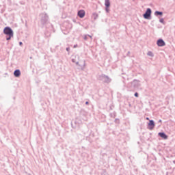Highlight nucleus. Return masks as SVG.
<instances>
[{
    "instance_id": "nucleus-26",
    "label": "nucleus",
    "mask_w": 175,
    "mask_h": 175,
    "mask_svg": "<svg viewBox=\"0 0 175 175\" xmlns=\"http://www.w3.org/2000/svg\"><path fill=\"white\" fill-rule=\"evenodd\" d=\"M83 66H85V61H84Z\"/></svg>"
},
{
    "instance_id": "nucleus-13",
    "label": "nucleus",
    "mask_w": 175,
    "mask_h": 175,
    "mask_svg": "<svg viewBox=\"0 0 175 175\" xmlns=\"http://www.w3.org/2000/svg\"><path fill=\"white\" fill-rule=\"evenodd\" d=\"M98 17H99V15L96 13H93L92 14V18L94 20H97Z\"/></svg>"
},
{
    "instance_id": "nucleus-6",
    "label": "nucleus",
    "mask_w": 175,
    "mask_h": 175,
    "mask_svg": "<svg viewBox=\"0 0 175 175\" xmlns=\"http://www.w3.org/2000/svg\"><path fill=\"white\" fill-rule=\"evenodd\" d=\"M157 44L159 47H163V46H166V42L162 38H159L157 41Z\"/></svg>"
},
{
    "instance_id": "nucleus-11",
    "label": "nucleus",
    "mask_w": 175,
    "mask_h": 175,
    "mask_svg": "<svg viewBox=\"0 0 175 175\" xmlns=\"http://www.w3.org/2000/svg\"><path fill=\"white\" fill-rule=\"evenodd\" d=\"M154 16H156L157 17H158V16H160L161 17V16H163V12L162 11H155Z\"/></svg>"
},
{
    "instance_id": "nucleus-24",
    "label": "nucleus",
    "mask_w": 175,
    "mask_h": 175,
    "mask_svg": "<svg viewBox=\"0 0 175 175\" xmlns=\"http://www.w3.org/2000/svg\"><path fill=\"white\" fill-rule=\"evenodd\" d=\"M77 47V44L74 45V49H76Z\"/></svg>"
},
{
    "instance_id": "nucleus-21",
    "label": "nucleus",
    "mask_w": 175,
    "mask_h": 175,
    "mask_svg": "<svg viewBox=\"0 0 175 175\" xmlns=\"http://www.w3.org/2000/svg\"><path fill=\"white\" fill-rule=\"evenodd\" d=\"M85 103V105H90V102H88V101H86Z\"/></svg>"
},
{
    "instance_id": "nucleus-22",
    "label": "nucleus",
    "mask_w": 175,
    "mask_h": 175,
    "mask_svg": "<svg viewBox=\"0 0 175 175\" xmlns=\"http://www.w3.org/2000/svg\"><path fill=\"white\" fill-rule=\"evenodd\" d=\"M72 62H76L75 59H72Z\"/></svg>"
},
{
    "instance_id": "nucleus-12",
    "label": "nucleus",
    "mask_w": 175,
    "mask_h": 175,
    "mask_svg": "<svg viewBox=\"0 0 175 175\" xmlns=\"http://www.w3.org/2000/svg\"><path fill=\"white\" fill-rule=\"evenodd\" d=\"M105 8H110V0H105Z\"/></svg>"
},
{
    "instance_id": "nucleus-8",
    "label": "nucleus",
    "mask_w": 175,
    "mask_h": 175,
    "mask_svg": "<svg viewBox=\"0 0 175 175\" xmlns=\"http://www.w3.org/2000/svg\"><path fill=\"white\" fill-rule=\"evenodd\" d=\"M77 16H79L80 18H84V16H85V11H84V10L78 11Z\"/></svg>"
},
{
    "instance_id": "nucleus-14",
    "label": "nucleus",
    "mask_w": 175,
    "mask_h": 175,
    "mask_svg": "<svg viewBox=\"0 0 175 175\" xmlns=\"http://www.w3.org/2000/svg\"><path fill=\"white\" fill-rule=\"evenodd\" d=\"M88 38H90L92 40V36H91L90 35H85L83 37L84 40H88Z\"/></svg>"
},
{
    "instance_id": "nucleus-19",
    "label": "nucleus",
    "mask_w": 175,
    "mask_h": 175,
    "mask_svg": "<svg viewBox=\"0 0 175 175\" xmlns=\"http://www.w3.org/2000/svg\"><path fill=\"white\" fill-rule=\"evenodd\" d=\"M66 51H68V53H69V51H70V47H67L66 49Z\"/></svg>"
},
{
    "instance_id": "nucleus-17",
    "label": "nucleus",
    "mask_w": 175,
    "mask_h": 175,
    "mask_svg": "<svg viewBox=\"0 0 175 175\" xmlns=\"http://www.w3.org/2000/svg\"><path fill=\"white\" fill-rule=\"evenodd\" d=\"M134 96H135V98H139V93L135 92V93L134 94Z\"/></svg>"
},
{
    "instance_id": "nucleus-30",
    "label": "nucleus",
    "mask_w": 175,
    "mask_h": 175,
    "mask_svg": "<svg viewBox=\"0 0 175 175\" xmlns=\"http://www.w3.org/2000/svg\"><path fill=\"white\" fill-rule=\"evenodd\" d=\"M174 163H175V161H174Z\"/></svg>"
},
{
    "instance_id": "nucleus-3",
    "label": "nucleus",
    "mask_w": 175,
    "mask_h": 175,
    "mask_svg": "<svg viewBox=\"0 0 175 175\" xmlns=\"http://www.w3.org/2000/svg\"><path fill=\"white\" fill-rule=\"evenodd\" d=\"M98 79L100 80V81H103V83H106L107 84H109V83H111V79L110 77L105 74H101L98 75Z\"/></svg>"
},
{
    "instance_id": "nucleus-7",
    "label": "nucleus",
    "mask_w": 175,
    "mask_h": 175,
    "mask_svg": "<svg viewBox=\"0 0 175 175\" xmlns=\"http://www.w3.org/2000/svg\"><path fill=\"white\" fill-rule=\"evenodd\" d=\"M155 128V122L154 120H149V123L148 124V129H150V131H152Z\"/></svg>"
},
{
    "instance_id": "nucleus-27",
    "label": "nucleus",
    "mask_w": 175,
    "mask_h": 175,
    "mask_svg": "<svg viewBox=\"0 0 175 175\" xmlns=\"http://www.w3.org/2000/svg\"><path fill=\"white\" fill-rule=\"evenodd\" d=\"M128 54H131V52L129 51V52H128Z\"/></svg>"
},
{
    "instance_id": "nucleus-18",
    "label": "nucleus",
    "mask_w": 175,
    "mask_h": 175,
    "mask_svg": "<svg viewBox=\"0 0 175 175\" xmlns=\"http://www.w3.org/2000/svg\"><path fill=\"white\" fill-rule=\"evenodd\" d=\"M160 23H161V24H163V23H165V21L163 20V18H161L159 19Z\"/></svg>"
},
{
    "instance_id": "nucleus-29",
    "label": "nucleus",
    "mask_w": 175,
    "mask_h": 175,
    "mask_svg": "<svg viewBox=\"0 0 175 175\" xmlns=\"http://www.w3.org/2000/svg\"><path fill=\"white\" fill-rule=\"evenodd\" d=\"M174 163H175V161H174Z\"/></svg>"
},
{
    "instance_id": "nucleus-10",
    "label": "nucleus",
    "mask_w": 175,
    "mask_h": 175,
    "mask_svg": "<svg viewBox=\"0 0 175 175\" xmlns=\"http://www.w3.org/2000/svg\"><path fill=\"white\" fill-rule=\"evenodd\" d=\"M14 76L15 77H20L21 76V71H20V69H16L14 71Z\"/></svg>"
},
{
    "instance_id": "nucleus-23",
    "label": "nucleus",
    "mask_w": 175,
    "mask_h": 175,
    "mask_svg": "<svg viewBox=\"0 0 175 175\" xmlns=\"http://www.w3.org/2000/svg\"><path fill=\"white\" fill-rule=\"evenodd\" d=\"M76 65H78L79 66H80V64H79V62H76Z\"/></svg>"
},
{
    "instance_id": "nucleus-16",
    "label": "nucleus",
    "mask_w": 175,
    "mask_h": 175,
    "mask_svg": "<svg viewBox=\"0 0 175 175\" xmlns=\"http://www.w3.org/2000/svg\"><path fill=\"white\" fill-rule=\"evenodd\" d=\"M110 7H105V12L106 13H109L110 12Z\"/></svg>"
},
{
    "instance_id": "nucleus-20",
    "label": "nucleus",
    "mask_w": 175,
    "mask_h": 175,
    "mask_svg": "<svg viewBox=\"0 0 175 175\" xmlns=\"http://www.w3.org/2000/svg\"><path fill=\"white\" fill-rule=\"evenodd\" d=\"M19 46H23V42H19Z\"/></svg>"
},
{
    "instance_id": "nucleus-25",
    "label": "nucleus",
    "mask_w": 175,
    "mask_h": 175,
    "mask_svg": "<svg viewBox=\"0 0 175 175\" xmlns=\"http://www.w3.org/2000/svg\"><path fill=\"white\" fill-rule=\"evenodd\" d=\"M158 122L159 123V122H162V120H159V121H158Z\"/></svg>"
},
{
    "instance_id": "nucleus-28",
    "label": "nucleus",
    "mask_w": 175,
    "mask_h": 175,
    "mask_svg": "<svg viewBox=\"0 0 175 175\" xmlns=\"http://www.w3.org/2000/svg\"><path fill=\"white\" fill-rule=\"evenodd\" d=\"M146 120H150V118H146Z\"/></svg>"
},
{
    "instance_id": "nucleus-5",
    "label": "nucleus",
    "mask_w": 175,
    "mask_h": 175,
    "mask_svg": "<svg viewBox=\"0 0 175 175\" xmlns=\"http://www.w3.org/2000/svg\"><path fill=\"white\" fill-rule=\"evenodd\" d=\"M131 87H133V88H134V90H137V88H139V87H140V81L139 80L134 79L131 82Z\"/></svg>"
},
{
    "instance_id": "nucleus-1",
    "label": "nucleus",
    "mask_w": 175,
    "mask_h": 175,
    "mask_svg": "<svg viewBox=\"0 0 175 175\" xmlns=\"http://www.w3.org/2000/svg\"><path fill=\"white\" fill-rule=\"evenodd\" d=\"M41 24L42 25H48L49 27V31H53V25L49 23V16L47 14H41Z\"/></svg>"
},
{
    "instance_id": "nucleus-4",
    "label": "nucleus",
    "mask_w": 175,
    "mask_h": 175,
    "mask_svg": "<svg viewBox=\"0 0 175 175\" xmlns=\"http://www.w3.org/2000/svg\"><path fill=\"white\" fill-rule=\"evenodd\" d=\"M151 13H152L151 8H147L145 13L143 14L144 18L146 20H151Z\"/></svg>"
},
{
    "instance_id": "nucleus-2",
    "label": "nucleus",
    "mask_w": 175,
    "mask_h": 175,
    "mask_svg": "<svg viewBox=\"0 0 175 175\" xmlns=\"http://www.w3.org/2000/svg\"><path fill=\"white\" fill-rule=\"evenodd\" d=\"M3 33L6 35V40H10L13 38L14 32L10 27H5L3 29Z\"/></svg>"
},
{
    "instance_id": "nucleus-15",
    "label": "nucleus",
    "mask_w": 175,
    "mask_h": 175,
    "mask_svg": "<svg viewBox=\"0 0 175 175\" xmlns=\"http://www.w3.org/2000/svg\"><path fill=\"white\" fill-rule=\"evenodd\" d=\"M147 55H148L149 57H154V53L151 51H148Z\"/></svg>"
},
{
    "instance_id": "nucleus-9",
    "label": "nucleus",
    "mask_w": 175,
    "mask_h": 175,
    "mask_svg": "<svg viewBox=\"0 0 175 175\" xmlns=\"http://www.w3.org/2000/svg\"><path fill=\"white\" fill-rule=\"evenodd\" d=\"M158 136H159L160 137H161V139H163L164 140H167V135H166V133H165V132H159L158 133Z\"/></svg>"
}]
</instances>
